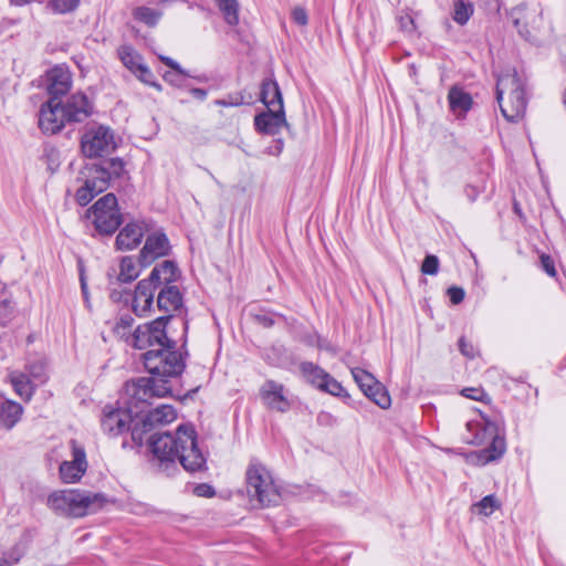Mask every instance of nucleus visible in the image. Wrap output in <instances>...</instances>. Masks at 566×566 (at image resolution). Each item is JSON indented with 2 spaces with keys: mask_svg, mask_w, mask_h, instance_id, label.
I'll list each match as a JSON object with an SVG mask.
<instances>
[{
  "mask_svg": "<svg viewBox=\"0 0 566 566\" xmlns=\"http://www.w3.org/2000/svg\"><path fill=\"white\" fill-rule=\"evenodd\" d=\"M170 315L139 325L132 337V345L147 349L143 354L144 366L151 377H140L126 384V394L136 401L166 397L171 392L168 378L179 376L185 368L176 343L167 337L166 325Z\"/></svg>",
  "mask_w": 566,
  "mask_h": 566,
  "instance_id": "f257e3e1",
  "label": "nucleus"
},
{
  "mask_svg": "<svg viewBox=\"0 0 566 566\" xmlns=\"http://www.w3.org/2000/svg\"><path fill=\"white\" fill-rule=\"evenodd\" d=\"M149 447L160 471L171 474L179 463L190 473L207 470V458L198 444V434L190 423L178 426L175 433H156L149 438Z\"/></svg>",
  "mask_w": 566,
  "mask_h": 566,
  "instance_id": "f03ea898",
  "label": "nucleus"
},
{
  "mask_svg": "<svg viewBox=\"0 0 566 566\" xmlns=\"http://www.w3.org/2000/svg\"><path fill=\"white\" fill-rule=\"evenodd\" d=\"M496 99L502 115L509 122H518L527 107L526 77L509 69L497 77Z\"/></svg>",
  "mask_w": 566,
  "mask_h": 566,
  "instance_id": "7ed1b4c3",
  "label": "nucleus"
},
{
  "mask_svg": "<svg viewBox=\"0 0 566 566\" xmlns=\"http://www.w3.org/2000/svg\"><path fill=\"white\" fill-rule=\"evenodd\" d=\"M107 500L102 493L85 490H60L48 496L46 505L56 514L78 518L99 511Z\"/></svg>",
  "mask_w": 566,
  "mask_h": 566,
  "instance_id": "20e7f679",
  "label": "nucleus"
},
{
  "mask_svg": "<svg viewBox=\"0 0 566 566\" xmlns=\"http://www.w3.org/2000/svg\"><path fill=\"white\" fill-rule=\"evenodd\" d=\"M245 488L250 500L256 501L261 507L276 505L281 499L271 472L256 460L247 468Z\"/></svg>",
  "mask_w": 566,
  "mask_h": 566,
  "instance_id": "39448f33",
  "label": "nucleus"
},
{
  "mask_svg": "<svg viewBox=\"0 0 566 566\" xmlns=\"http://www.w3.org/2000/svg\"><path fill=\"white\" fill-rule=\"evenodd\" d=\"M85 218L93 223L101 234L114 233L123 221L116 196L106 193L101 197L86 210Z\"/></svg>",
  "mask_w": 566,
  "mask_h": 566,
  "instance_id": "423d86ee",
  "label": "nucleus"
},
{
  "mask_svg": "<svg viewBox=\"0 0 566 566\" xmlns=\"http://www.w3.org/2000/svg\"><path fill=\"white\" fill-rule=\"evenodd\" d=\"M81 148L85 157H103L109 155L117 148V140L114 132L109 127H92L83 134Z\"/></svg>",
  "mask_w": 566,
  "mask_h": 566,
  "instance_id": "0eeeda50",
  "label": "nucleus"
},
{
  "mask_svg": "<svg viewBox=\"0 0 566 566\" xmlns=\"http://www.w3.org/2000/svg\"><path fill=\"white\" fill-rule=\"evenodd\" d=\"M177 412L170 405H161L137 420L132 428V438L137 444H143L144 434L175 421Z\"/></svg>",
  "mask_w": 566,
  "mask_h": 566,
  "instance_id": "6e6552de",
  "label": "nucleus"
},
{
  "mask_svg": "<svg viewBox=\"0 0 566 566\" xmlns=\"http://www.w3.org/2000/svg\"><path fill=\"white\" fill-rule=\"evenodd\" d=\"M129 408L116 407L113 405L105 406L103 409L102 428L105 432L118 436L129 429L133 422L132 407H138V403H148L147 401H136L128 394Z\"/></svg>",
  "mask_w": 566,
  "mask_h": 566,
  "instance_id": "1a4fd4ad",
  "label": "nucleus"
},
{
  "mask_svg": "<svg viewBox=\"0 0 566 566\" xmlns=\"http://www.w3.org/2000/svg\"><path fill=\"white\" fill-rule=\"evenodd\" d=\"M72 460L63 461L60 464V476L64 483H76L87 470L86 452L82 444L76 440L70 441Z\"/></svg>",
  "mask_w": 566,
  "mask_h": 566,
  "instance_id": "9d476101",
  "label": "nucleus"
},
{
  "mask_svg": "<svg viewBox=\"0 0 566 566\" xmlns=\"http://www.w3.org/2000/svg\"><path fill=\"white\" fill-rule=\"evenodd\" d=\"M66 122H69V116L61 102L50 98L42 105L39 114V126L45 134H56Z\"/></svg>",
  "mask_w": 566,
  "mask_h": 566,
  "instance_id": "9b49d317",
  "label": "nucleus"
},
{
  "mask_svg": "<svg viewBox=\"0 0 566 566\" xmlns=\"http://www.w3.org/2000/svg\"><path fill=\"white\" fill-rule=\"evenodd\" d=\"M478 443H484L490 440V446L483 449L480 453V460L483 463L497 460L501 458L506 449L505 440L497 433L496 424L493 422H485L482 434L476 436Z\"/></svg>",
  "mask_w": 566,
  "mask_h": 566,
  "instance_id": "f8f14e48",
  "label": "nucleus"
},
{
  "mask_svg": "<svg viewBox=\"0 0 566 566\" xmlns=\"http://www.w3.org/2000/svg\"><path fill=\"white\" fill-rule=\"evenodd\" d=\"M118 56L123 64L135 74L145 84L151 85L157 90H161L160 84L153 81V73L144 64L143 57L139 53L129 45H122L118 49Z\"/></svg>",
  "mask_w": 566,
  "mask_h": 566,
  "instance_id": "ddd939ff",
  "label": "nucleus"
},
{
  "mask_svg": "<svg viewBox=\"0 0 566 566\" xmlns=\"http://www.w3.org/2000/svg\"><path fill=\"white\" fill-rule=\"evenodd\" d=\"M169 251V240L164 232L155 231L148 234L139 254L140 266L150 265L157 259L168 255Z\"/></svg>",
  "mask_w": 566,
  "mask_h": 566,
  "instance_id": "4468645a",
  "label": "nucleus"
},
{
  "mask_svg": "<svg viewBox=\"0 0 566 566\" xmlns=\"http://www.w3.org/2000/svg\"><path fill=\"white\" fill-rule=\"evenodd\" d=\"M85 170L92 171L95 178L103 180L106 184V188H108L111 181L127 176L126 164L118 157L103 160L101 164H93L85 167Z\"/></svg>",
  "mask_w": 566,
  "mask_h": 566,
  "instance_id": "2eb2a0df",
  "label": "nucleus"
},
{
  "mask_svg": "<svg viewBox=\"0 0 566 566\" xmlns=\"http://www.w3.org/2000/svg\"><path fill=\"white\" fill-rule=\"evenodd\" d=\"M151 229L147 221H134L127 223L116 237V247L118 250H132L136 248L146 232Z\"/></svg>",
  "mask_w": 566,
  "mask_h": 566,
  "instance_id": "dca6fc26",
  "label": "nucleus"
},
{
  "mask_svg": "<svg viewBox=\"0 0 566 566\" xmlns=\"http://www.w3.org/2000/svg\"><path fill=\"white\" fill-rule=\"evenodd\" d=\"M284 391L285 388L282 384L266 380L260 389V395L268 408L285 412L290 409L291 405Z\"/></svg>",
  "mask_w": 566,
  "mask_h": 566,
  "instance_id": "f3484780",
  "label": "nucleus"
},
{
  "mask_svg": "<svg viewBox=\"0 0 566 566\" xmlns=\"http://www.w3.org/2000/svg\"><path fill=\"white\" fill-rule=\"evenodd\" d=\"M156 289L157 286L147 279L138 282L132 301V308L136 315L145 316L150 312Z\"/></svg>",
  "mask_w": 566,
  "mask_h": 566,
  "instance_id": "a211bd4d",
  "label": "nucleus"
},
{
  "mask_svg": "<svg viewBox=\"0 0 566 566\" xmlns=\"http://www.w3.org/2000/svg\"><path fill=\"white\" fill-rule=\"evenodd\" d=\"M286 125L284 109L268 108L254 117V126L259 133L275 135Z\"/></svg>",
  "mask_w": 566,
  "mask_h": 566,
  "instance_id": "6ab92c4d",
  "label": "nucleus"
},
{
  "mask_svg": "<svg viewBox=\"0 0 566 566\" xmlns=\"http://www.w3.org/2000/svg\"><path fill=\"white\" fill-rule=\"evenodd\" d=\"M48 92L50 98H55V102H61L60 97L65 95L71 88V74L63 67H54L49 74Z\"/></svg>",
  "mask_w": 566,
  "mask_h": 566,
  "instance_id": "aec40b11",
  "label": "nucleus"
},
{
  "mask_svg": "<svg viewBox=\"0 0 566 566\" xmlns=\"http://www.w3.org/2000/svg\"><path fill=\"white\" fill-rule=\"evenodd\" d=\"M84 185L77 189L75 200L81 206L88 205L95 196L106 190V184L103 180L95 178L92 171H84Z\"/></svg>",
  "mask_w": 566,
  "mask_h": 566,
  "instance_id": "412c9836",
  "label": "nucleus"
},
{
  "mask_svg": "<svg viewBox=\"0 0 566 566\" xmlns=\"http://www.w3.org/2000/svg\"><path fill=\"white\" fill-rule=\"evenodd\" d=\"M63 108L69 116V122H82L92 113V105L82 93L73 94Z\"/></svg>",
  "mask_w": 566,
  "mask_h": 566,
  "instance_id": "4be33fe9",
  "label": "nucleus"
},
{
  "mask_svg": "<svg viewBox=\"0 0 566 566\" xmlns=\"http://www.w3.org/2000/svg\"><path fill=\"white\" fill-rule=\"evenodd\" d=\"M182 304V296L177 286L166 285L157 296V306L164 312L177 311Z\"/></svg>",
  "mask_w": 566,
  "mask_h": 566,
  "instance_id": "5701e85b",
  "label": "nucleus"
},
{
  "mask_svg": "<svg viewBox=\"0 0 566 566\" xmlns=\"http://www.w3.org/2000/svg\"><path fill=\"white\" fill-rule=\"evenodd\" d=\"M261 101L268 108L284 109L282 93L276 81L268 78L262 82Z\"/></svg>",
  "mask_w": 566,
  "mask_h": 566,
  "instance_id": "b1692460",
  "label": "nucleus"
},
{
  "mask_svg": "<svg viewBox=\"0 0 566 566\" xmlns=\"http://www.w3.org/2000/svg\"><path fill=\"white\" fill-rule=\"evenodd\" d=\"M179 275L178 268L170 260L164 261L160 265L155 266L147 280L158 286L161 283L169 284L177 280Z\"/></svg>",
  "mask_w": 566,
  "mask_h": 566,
  "instance_id": "393cba45",
  "label": "nucleus"
},
{
  "mask_svg": "<svg viewBox=\"0 0 566 566\" xmlns=\"http://www.w3.org/2000/svg\"><path fill=\"white\" fill-rule=\"evenodd\" d=\"M23 408L20 403L6 400L0 407V423L7 429H12L21 419Z\"/></svg>",
  "mask_w": 566,
  "mask_h": 566,
  "instance_id": "a878e982",
  "label": "nucleus"
},
{
  "mask_svg": "<svg viewBox=\"0 0 566 566\" xmlns=\"http://www.w3.org/2000/svg\"><path fill=\"white\" fill-rule=\"evenodd\" d=\"M10 382L15 391L23 400H31L34 387L29 376L22 371H12L9 375Z\"/></svg>",
  "mask_w": 566,
  "mask_h": 566,
  "instance_id": "bb28decb",
  "label": "nucleus"
},
{
  "mask_svg": "<svg viewBox=\"0 0 566 566\" xmlns=\"http://www.w3.org/2000/svg\"><path fill=\"white\" fill-rule=\"evenodd\" d=\"M448 99L450 104V108L454 113H465L471 108L472 98L465 93L463 90L458 87H452L449 91Z\"/></svg>",
  "mask_w": 566,
  "mask_h": 566,
  "instance_id": "cd10ccee",
  "label": "nucleus"
},
{
  "mask_svg": "<svg viewBox=\"0 0 566 566\" xmlns=\"http://www.w3.org/2000/svg\"><path fill=\"white\" fill-rule=\"evenodd\" d=\"M301 373L303 377L313 386L316 388H321L322 384L326 379L328 373H326L323 368L318 367L317 365L304 361L300 365Z\"/></svg>",
  "mask_w": 566,
  "mask_h": 566,
  "instance_id": "c85d7f7f",
  "label": "nucleus"
},
{
  "mask_svg": "<svg viewBox=\"0 0 566 566\" xmlns=\"http://www.w3.org/2000/svg\"><path fill=\"white\" fill-rule=\"evenodd\" d=\"M140 269L133 256H124L119 263L118 280L123 283H129L139 276Z\"/></svg>",
  "mask_w": 566,
  "mask_h": 566,
  "instance_id": "c756f323",
  "label": "nucleus"
},
{
  "mask_svg": "<svg viewBox=\"0 0 566 566\" xmlns=\"http://www.w3.org/2000/svg\"><path fill=\"white\" fill-rule=\"evenodd\" d=\"M350 371L363 392L373 390L375 386L380 388V382L367 370L355 367Z\"/></svg>",
  "mask_w": 566,
  "mask_h": 566,
  "instance_id": "7c9ffc66",
  "label": "nucleus"
},
{
  "mask_svg": "<svg viewBox=\"0 0 566 566\" xmlns=\"http://www.w3.org/2000/svg\"><path fill=\"white\" fill-rule=\"evenodd\" d=\"M219 10L229 25L239 23V3L237 0H217Z\"/></svg>",
  "mask_w": 566,
  "mask_h": 566,
  "instance_id": "2f4dec72",
  "label": "nucleus"
},
{
  "mask_svg": "<svg viewBox=\"0 0 566 566\" xmlns=\"http://www.w3.org/2000/svg\"><path fill=\"white\" fill-rule=\"evenodd\" d=\"M501 507V503L493 494L484 496L481 501L474 503L471 510L480 515L490 516L495 510Z\"/></svg>",
  "mask_w": 566,
  "mask_h": 566,
  "instance_id": "473e14b6",
  "label": "nucleus"
},
{
  "mask_svg": "<svg viewBox=\"0 0 566 566\" xmlns=\"http://www.w3.org/2000/svg\"><path fill=\"white\" fill-rule=\"evenodd\" d=\"M473 13V7L471 3H467L463 0H455L452 18L453 20L463 25L465 24Z\"/></svg>",
  "mask_w": 566,
  "mask_h": 566,
  "instance_id": "72a5a7b5",
  "label": "nucleus"
},
{
  "mask_svg": "<svg viewBox=\"0 0 566 566\" xmlns=\"http://www.w3.org/2000/svg\"><path fill=\"white\" fill-rule=\"evenodd\" d=\"M364 394L371 399L381 409H387L391 405V399L386 388L380 382V388H373L370 391H364Z\"/></svg>",
  "mask_w": 566,
  "mask_h": 566,
  "instance_id": "f704fd0d",
  "label": "nucleus"
},
{
  "mask_svg": "<svg viewBox=\"0 0 566 566\" xmlns=\"http://www.w3.org/2000/svg\"><path fill=\"white\" fill-rule=\"evenodd\" d=\"M134 17L147 25L154 27L160 19L161 12L147 7H138L134 10Z\"/></svg>",
  "mask_w": 566,
  "mask_h": 566,
  "instance_id": "c9c22d12",
  "label": "nucleus"
},
{
  "mask_svg": "<svg viewBox=\"0 0 566 566\" xmlns=\"http://www.w3.org/2000/svg\"><path fill=\"white\" fill-rule=\"evenodd\" d=\"M159 59L167 66H169L172 71H175V73H166L164 76L165 80L172 84L181 85L180 76L186 75L185 70H182L181 66L176 61H174L172 59H170L168 56L160 55Z\"/></svg>",
  "mask_w": 566,
  "mask_h": 566,
  "instance_id": "e433bc0d",
  "label": "nucleus"
},
{
  "mask_svg": "<svg viewBox=\"0 0 566 566\" xmlns=\"http://www.w3.org/2000/svg\"><path fill=\"white\" fill-rule=\"evenodd\" d=\"M511 17L513 19V22L515 27L518 29V32L521 35H523L525 39L530 38V31L526 29V22L527 13H526V7L520 6L512 10Z\"/></svg>",
  "mask_w": 566,
  "mask_h": 566,
  "instance_id": "4c0bfd02",
  "label": "nucleus"
},
{
  "mask_svg": "<svg viewBox=\"0 0 566 566\" xmlns=\"http://www.w3.org/2000/svg\"><path fill=\"white\" fill-rule=\"evenodd\" d=\"M319 390L328 392L336 397L347 396L344 387L338 382L335 378H333L329 374L326 379L322 384Z\"/></svg>",
  "mask_w": 566,
  "mask_h": 566,
  "instance_id": "58836bf2",
  "label": "nucleus"
},
{
  "mask_svg": "<svg viewBox=\"0 0 566 566\" xmlns=\"http://www.w3.org/2000/svg\"><path fill=\"white\" fill-rule=\"evenodd\" d=\"M78 4V0H50L49 7L55 13H67L73 11Z\"/></svg>",
  "mask_w": 566,
  "mask_h": 566,
  "instance_id": "ea45409f",
  "label": "nucleus"
},
{
  "mask_svg": "<svg viewBox=\"0 0 566 566\" xmlns=\"http://www.w3.org/2000/svg\"><path fill=\"white\" fill-rule=\"evenodd\" d=\"M439 271V259L429 254L424 258L421 264V272L427 275H436Z\"/></svg>",
  "mask_w": 566,
  "mask_h": 566,
  "instance_id": "a19ab883",
  "label": "nucleus"
},
{
  "mask_svg": "<svg viewBox=\"0 0 566 566\" xmlns=\"http://www.w3.org/2000/svg\"><path fill=\"white\" fill-rule=\"evenodd\" d=\"M14 312V306L10 300H3L0 302V324H8Z\"/></svg>",
  "mask_w": 566,
  "mask_h": 566,
  "instance_id": "79ce46f5",
  "label": "nucleus"
},
{
  "mask_svg": "<svg viewBox=\"0 0 566 566\" xmlns=\"http://www.w3.org/2000/svg\"><path fill=\"white\" fill-rule=\"evenodd\" d=\"M462 395L472 400L483 401L488 395L481 388H464Z\"/></svg>",
  "mask_w": 566,
  "mask_h": 566,
  "instance_id": "37998d69",
  "label": "nucleus"
},
{
  "mask_svg": "<svg viewBox=\"0 0 566 566\" xmlns=\"http://www.w3.org/2000/svg\"><path fill=\"white\" fill-rule=\"evenodd\" d=\"M447 294L452 304H460L464 298V290L458 286H451L448 289Z\"/></svg>",
  "mask_w": 566,
  "mask_h": 566,
  "instance_id": "c03bdc74",
  "label": "nucleus"
},
{
  "mask_svg": "<svg viewBox=\"0 0 566 566\" xmlns=\"http://www.w3.org/2000/svg\"><path fill=\"white\" fill-rule=\"evenodd\" d=\"M133 322H134V318L132 316H129V315L122 316L117 321L114 329L117 334H120L122 336H124L125 329L130 328Z\"/></svg>",
  "mask_w": 566,
  "mask_h": 566,
  "instance_id": "a18cd8bd",
  "label": "nucleus"
},
{
  "mask_svg": "<svg viewBox=\"0 0 566 566\" xmlns=\"http://www.w3.org/2000/svg\"><path fill=\"white\" fill-rule=\"evenodd\" d=\"M541 265L543 270L552 277L556 276V270L553 259L547 254L541 255Z\"/></svg>",
  "mask_w": 566,
  "mask_h": 566,
  "instance_id": "49530a36",
  "label": "nucleus"
},
{
  "mask_svg": "<svg viewBox=\"0 0 566 566\" xmlns=\"http://www.w3.org/2000/svg\"><path fill=\"white\" fill-rule=\"evenodd\" d=\"M27 370L34 379L42 380L44 376V366L42 363H35L27 366Z\"/></svg>",
  "mask_w": 566,
  "mask_h": 566,
  "instance_id": "de8ad7c7",
  "label": "nucleus"
},
{
  "mask_svg": "<svg viewBox=\"0 0 566 566\" xmlns=\"http://www.w3.org/2000/svg\"><path fill=\"white\" fill-rule=\"evenodd\" d=\"M292 18H293L294 22L300 24V25H306L307 24V13L301 7H297V8L293 9Z\"/></svg>",
  "mask_w": 566,
  "mask_h": 566,
  "instance_id": "09e8293b",
  "label": "nucleus"
},
{
  "mask_svg": "<svg viewBox=\"0 0 566 566\" xmlns=\"http://www.w3.org/2000/svg\"><path fill=\"white\" fill-rule=\"evenodd\" d=\"M459 349L467 357H474L475 349L472 344H469L463 337L459 339Z\"/></svg>",
  "mask_w": 566,
  "mask_h": 566,
  "instance_id": "8fccbe9b",
  "label": "nucleus"
},
{
  "mask_svg": "<svg viewBox=\"0 0 566 566\" xmlns=\"http://www.w3.org/2000/svg\"><path fill=\"white\" fill-rule=\"evenodd\" d=\"M399 21H400V27H401L402 30H405L407 32L413 31L415 23H413V20H412L411 17H409V15L401 17L399 19Z\"/></svg>",
  "mask_w": 566,
  "mask_h": 566,
  "instance_id": "3c124183",
  "label": "nucleus"
},
{
  "mask_svg": "<svg viewBox=\"0 0 566 566\" xmlns=\"http://www.w3.org/2000/svg\"><path fill=\"white\" fill-rule=\"evenodd\" d=\"M255 321L264 327H271L274 324L273 318L266 314L255 315Z\"/></svg>",
  "mask_w": 566,
  "mask_h": 566,
  "instance_id": "603ef678",
  "label": "nucleus"
},
{
  "mask_svg": "<svg viewBox=\"0 0 566 566\" xmlns=\"http://www.w3.org/2000/svg\"><path fill=\"white\" fill-rule=\"evenodd\" d=\"M196 493L198 495L212 496L214 491L207 484H200L196 488Z\"/></svg>",
  "mask_w": 566,
  "mask_h": 566,
  "instance_id": "864d4df0",
  "label": "nucleus"
},
{
  "mask_svg": "<svg viewBox=\"0 0 566 566\" xmlns=\"http://www.w3.org/2000/svg\"><path fill=\"white\" fill-rule=\"evenodd\" d=\"M190 93L193 97L198 99H205L207 96V92L202 88H192Z\"/></svg>",
  "mask_w": 566,
  "mask_h": 566,
  "instance_id": "5fc2aeb1",
  "label": "nucleus"
},
{
  "mask_svg": "<svg viewBox=\"0 0 566 566\" xmlns=\"http://www.w3.org/2000/svg\"><path fill=\"white\" fill-rule=\"evenodd\" d=\"M468 197L473 201L478 196V190L474 187H468L465 189Z\"/></svg>",
  "mask_w": 566,
  "mask_h": 566,
  "instance_id": "6e6d98bb",
  "label": "nucleus"
},
{
  "mask_svg": "<svg viewBox=\"0 0 566 566\" xmlns=\"http://www.w3.org/2000/svg\"><path fill=\"white\" fill-rule=\"evenodd\" d=\"M81 287H82V292H83L84 296L86 297L87 296V284L85 282L83 275H81Z\"/></svg>",
  "mask_w": 566,
  "mask_h": 566,
  "instance_id": "4d7b16f0",
  "label": "nucleus"
},
{
  "mask_svg": "<svg viewBox=\"0 0 566 566\" xmlns=\"http://www.w3.org/2000/svg\"><path fill=\"white\" fill-rule=\"evenodd\" d=\"M0 566H11L7 559H0Z\"/></svg>",
  "mask_w": 566,
  "mask_h": 566,
  "instance_id": "13d9d810",
  "label": "nucleus"
}]
</instances>
